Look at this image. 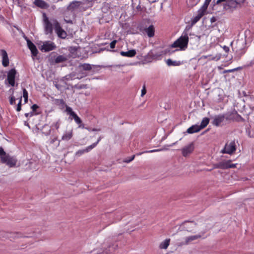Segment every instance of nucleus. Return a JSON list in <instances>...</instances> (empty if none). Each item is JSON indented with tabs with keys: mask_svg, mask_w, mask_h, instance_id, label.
<instances>
[{
	"mask_svg": "<svg viewBox=\"0 0 254 254\" xmlns=\"http://www.w3.org/2000/svg\"><path fill=\"white\" fill-rule=\"evenodd\" d=\"M101 138L99 137V139H98L97 141L96 142L93 143L90 146H93V149L97 145V144L99 142V141L101 140Z\"/></svg>",
	"mask_w": 254,
	"mask_h": 254,
	"instance_id": "nucleus-44",
	"label": "nucleus"
},
{
	"mask_svg": "<svg viewBox=\"0 0 254 254\" xmlns=\"http://www.w3.org/2000/svg\"><path fill=\"white\" fill-rule=\"evenodd\" d=\"M191 26L187 25L186 27L185 30L183 32L182 35L189 37V32H190V30L191 29Z\"/></svg>",
	"mask_w": 254,
	"mask_h": 254,
	"instance_id": "nucleus-32",
	"label": "nucleus"
},
{
	"mask_svg": "<svg viewBox=\"0 0 254 254\" xmlns=\"http://www.w3.org/2000/svg\"><path fill=\"white\" fill-rule=\"evenodd\" d=\"M194 36V34H192L191 33H190V32H189V37L190 36V38L192 37V36Z\"/></svg>",
	"mask_w": 254,
	"mask_h": 254,
	"instance_id": "nucleus-56",
	"label": "nucleus"
},
{
	"mask_svg": "<svg viewBox=\"0 0 254 254\" xmlns=\"http://www.w3.org/2000/svg\"><path fill=\"white\" fill-rule=\"evenodd\" d=\"M47 127V126L46 125H44L43 127V129L45 128V127Z\"/></svg>",
	"mask_w": 254,
	"mask_h": 254,
	"instance_id": "nucleus-63",
	"label": "nucleus"
},
{
	"mask_svg": "<svg viewBox=\"0 0 254 254\" xmlns=\"http://www.w3.org/2000/svg\"><path fill=\"white\" fill-rule=\"evenodd\" d=\"M182 62L180 61H172L171 59H168L166 64L168 66H179L182 64Z\"/></svg>",
	"mask_w": 254,
	"mask_h": 254,
	"instance_id": "nucleus-26",
	"label": "nucleus"
},
{
	"mask_svg": "<svg viewBox=\"0 0 254 254\" xmlns=\"http://www.w3.org/2000/svg\"><path fill=\"white\" fill-rule=\"evenodd\" d=\"M22 91H23V97L24 99V102L26 103L28 101V93L27 91L24 88H23L22 89Z\"/></svg>",
	"mask_w": 254,
	"mask_h": 254,
	"instance_id": "nucleus-33",
	"label": "nucleus"
},
{
	"mask_svg": "<svg viewBox=\"0 0 254 254\" xmlns=\"http://www.w3.org/2000/svg\"><path fill=\"white\" fill-rule=\"evenodd\" d=\"M209 119L208 118H204L201 122V124L200 125H199V127L200 128V129H202V128H204V127H205L207 125L209 124Z\"/></svg>",
	"mask_w": 254,
	"mask_h": 254,
	"instance_id": "nucleus-28",
	"label": "nucleus"
},
{
	"mask_svg": "<svg viewBox=\"0 0 254 254\" xmlns=\"http://www.w3.org/2000/svg\"><path fill=\"white\" fill-rule=\"evenodd\" d=\"M93 149V146H88L84 149L78 150L75 153V155L77 157H79L85 153H87L91 151Z\"/></svg>",
	"mask_w": 254,
	"mask_h": 254,
	"instance_id": "nucleus-24",
	"label": "nucleus"
},
{
	"mask_svg": "<svg viewBox=\"0 0 254 254\" xmlns=\"http://www.w3.org/2000/svg\"><path fill=\"white\" fill-rule=\"evenodd\" d=\"M107 248L104 247L105 249L102 252H99V254L104 253L106 254H109L113 253L118 248L117 244L116 243L111 244L110 242H109V244L107 245Z\"/></svg>",
	"mask_w": 254,
	"mask_h": 254,
	"instance_id": "nucleus-13",
	"label": "nucleus"
},
{
	"mask_svg": "<svg viewBox=\"0 0 254 254\" xmlns=\"http://www.w3.org/2000/svg\"><path fill=\"white\" fill-rule=\"evenodd\" d=\"M211 1V0H205L204 3L209 5Z\"/></svg>",
	"mask_w": 254,
	"mask_h": 254,
	"instance_id": "nucleus-55",
	"label": "nucleus"
},
{
	"mask_svg": "<svg viewBox=\"0 0 254 254\" xmlns=\"http://www.w3.org/2000/svg\"><path fill=\"white\" fill-rule=\"evenodd\" d=\"M67 60L66 56L64 55H59L55 59V62L59 64L66 61Z\"/></svg>",
	"mask_w": 254,
	"mask_h": 254,
	"instance_id": "nucleus-27",
	"label": "nucleus"
},
{
	"mask_svg": "<svg viewBox=\"0 0 254 254\" xmlns=\"http://www.w3.org/2000/svg\"><path fill=\"white\" fill-rule=\"evenodd\" d=\"M216 20V18L214 16L210 18V22L211 23H213V22H215Z\"/></svg>",
	"mask_w": 254,
	"mask_h": 254,
	"instance_id": "nucleus-52",
	"label": "nucleus"
},
{
	"mask_svg": "<svg viewBox=\"0 0 254 254\" xmlns=\"http://www.w3.org/2000/svg\"><path fill=\"white\" fill-rule=\"evenodd\" d=\"M189 42V37L182 35L171 46L172 48H179L176 51H184L187 47Z\"/></svg>",
	"mask_w": 254,
	"mask_h": 254,
	"instance_id": "nucleus-2",
	"label": "nucleus"
},
{
	"mask_svg": "<svg viewBox=\"0 0 254 254\" xmlns=\"http://www.w3.org/2000/svg\"><path fill=\"white\" fill-rule=\"evenodd\" d=\"M146 93V90L145 88V85L144 84L142 89L141 90V96L143 97Z\"/></svg>",
	"mask_w": 254,
	"mask_h": 254,
	"instance_id": "nucleus-42",
	"label": "nucleus"
},
{
	"mask_svg": "<svg viewBox=\"0 0 254 254\" xmlns=\"http://www.w3.org/2000/svg\"><path fill=\"white\" fill-rule=\"evenodd\" d=\"M223 49L226 53H228L229 51V48L227 46H224Z\"/></svg>",
	"mask_w": 254,
	"mask_h": 254,
	"instance_id": "nucleus-47",
	"label": "nucleus"
},
{
	"mask_svg": "<svg viewBox=\"0 0 254 254\" xmlns=\"http://www.w3.org/2000/svg\"><path fill=\"white\" fill-rule=\"evenodd\" d=\"M170 241L169 239H166L160 244L159 248L161 249H166L169 245Z\"/></svg>",
	"mask_w": 254,
	"mask_h": 254,
	"instance_id": "nucleus-29",
	"label": "nucleus"
},
{
	"mask_svg": "<svg viewBox=\"0 0 254 254\" xmlns=\"http://www.w3.org/2000/svg\"><path fill=\"white\" fill-rule=\"evenodd\" d=\"M121 218H122V216H121V215L118 214L117 216L116 220H115L114 221H112V222H116V221H119V220H120L121 219Z\"/></svg>",
	"mask_w": 254,
	"mask_h": 254,
	"instance_id": "nucleus-48",
	"label": "nucleus"
},
{
	"mask_svg": "<svg viewBox=\"0 0 254 254\" xmlns=\"http://www.w3.org/2000/svg\"><path fill=\"white\" fill-rule=\"evenodd\" d=\"M241 3L239 0H228L225 4V7H228L230 8H235L238 5Z\"/></svg>",
	"mask_w": 254,
	"mask_h": 254,
	"instance_id": "nucleus-16",
	"label": "nucleus"
},
{
	"mask_svg": "<svg viewBox=\"0 0 254 254\" xmlns=\"http://www.w3.org/2000/svg\"><path fill=\"white\" fill-rule=\"evenodd\" d=\"M237 164H232L231 160L221 161L215 165V168L227 169L229 168H234L236 167Z\"/></svg>",
	"mask_w": 254,
	"mask_h": 254,
	"instance_id": "nucleus-9",
	"label": "nucleus"
},
{
	"mask_svg": "<svg viewBox=\"0 0 254 254\" xmlns=\"http://www.w3.org/2000/svg\"><path fill=\"white\" fill-rule=\"evenodd\" d=\"M64 21L66 23L72 24L73 23L72 20L67 18L68 17L66 15V11H64Z\"/></svg>",
	"mask_w": 254,
	"mask_h": 254,
	"instance_id": "nucleus-37",
	"label": "nucleus"
},
{
	"mask_svg": "<svg viewBox=\"0 0 254 254\" xmlns=\"http://www.w3.org/2000/svg\"><path fill=\"white\" fill-rule=\"evenodd\" d=\"M161 150V149H159L147 150V151H144L142 153H140L139 154H141L144 153H153V152H159Z\"/></svg>",
	"mask_w": 254,
	"mask_h": 254,
	"instance_id": "nucleus-39",
	"label": "nucleus"
},
{
	"mask_svg": "<svg viewBox=\"0 0 254 254\" xmlns=\"http://www.w3.org/2000/svg\"><path fill=\"white\" fill-rule=\"evenodd\" d=\"M240 1H241V3H243L244 2L245 0H239Z\"/></svg>",
	"mask_w": 254,
	"mask_h": 254,
	"instance_id": "nucleus-62",
	"label": "nucleus"
},
{
	"mask_svg": "<svg viewBox=\"0 0 254 254\" xmlns=\"http://www.w3.org/2000/svg\"><path fill=\"white\" fill-rule=\"evenodd\" d=\"M134 156H135L134 155H133V156L130 158V159H129V160H126V162L129 163V162H131V161H132V160L134 159Z\"/></svg>",
	"mask_w": 254,
	"mask_h": 254,
	"instance_id": "nucleus-53",
	"label": "nucleus"
},
{
	"mask_svg": "<svg viewBox=\"0 0 254 254\" xmlns=\"http://www.w3.org/2000/svg\"><path fill=\"white\" fill-rule=\"evenodd\" d=\"M231 115H229L228 114L216 115L213 117L212 124L216 127L221 126L225 120L229 121L233 119L231 117Z\"/></svg>",
	"mask_w": 254,
	"mask_h": 254,
	"instance_id": "nucleus-4",
	"label": "nucleus"
},
{
	"mask_svg": "<svg viewBox=\"0 0 254 254\" xmlns=\"http://www.w3.org/2000/svg\"><path fill=\"white\" fill-rule=\"evenodd\" d=\"M144 31L148 37L150 38L153 37L154 36L155 28L153 25H151L149 27L145 28Z\"/></svg>",
	"mask_w": 254,
	"mask_h": 254,
	"instance_id": "nucleus-20",
	"label": "nucleus"
},
{
	"mask_svg": "<svg viewBox=\"0 0 254 254\" xmlns=\"http://www.w3.org/2000/svg\"><path fill=\"white\" fill-rule=\"evenodd\" d=\"M0 161L9 167H14L16 166L17 159L15 157L6 153L2 147H0Z\"/></svg>",
	"mask_w": 254,
	"mask_h": 254,
	"instance_id": "nucleus-1",
	"label": "nucleus"
},
{
	"mask_svg": "<svg viewBox=\"0 0 254 254\" xmlns=\"http://www.w3.org/2000/svg\"><path fill=\"white\" fill-rule=\"evenodd\" d=\"M240 68V67H238V68H237V69ZM236 69H237V68H235V69H232V70H230L229 71H235V70H236Z\"/></svg>",
	"mask_w": 254,
	"mask_h": 254,
	"instance_id": "nucleus-59",
	"label": "nucleus"
},
{
	"mask_svg": "<svg viewBox=\"0 0 254 254\" xmlns=\"http://www.w3.org/2000/svg\"><path fill=\"white\" fill-rule=\"evenodd\" d=\"M54 20H57L55 18L49 19L46 14L43 13V23L44 26L45 33L46 35L51 34L53 32L54 27Z\"/></svg>",
	"mask_w": 254,
	"mask_h": 254,
	"instance_id": "nucleus-3",
	"label": "nucleus"
},
{
	"mask_svg": "<svg viewBox=\"0 0 254 254\" xmlns=\"http://www.w3.org/2000/svg\"><path fill=\"white\" fill-rule=\"evenodd\" d=\"M56 140H57V138H54L51 140L50 143L51 144H53Z\"/></svg>",
	"mask_w": 254,
	"mask_h": 254,
	"instance_id": "nucleus-54",
	"label": "nucleus"
},
{
	"mask_svg": "<svg viewBox=\"0 0 254 254\" xmlns=\"http://www.w3.org/2000/svg\"><path fill=\"white\" fill-rule=\"evenodd\" d=\"M228 0H217L216 1V4H218L221 2H224V1H227Z\"/></svg>",
	"mask_w": 254,
	"mask_h": 254,
	"instance_id": "nucleus-50",
	"label": "nucleus"
},
{
	"mask_svg": "<svg viewBox=\"0 0 254 254\" xmlns=\"http://www.w3.org/2000/svg\"><path fill=\"white\" fill-rule=\"evenodd\" d=\"M236 150V145L234 140L226 143L224 148L221 150L222 153L232 154Z\"/></svg>",
	"mask_w": 254,
	"mask_h": 254,
	"instance_id": "nucleus-8",
	"label": "nucleus"
},
{
	"mask_svg": "<svg viewBox=\"0 0 254 254\" xmlns=\"http://www.w3.org/2000/svg\"><path fill=\"white\" fill-rule=\"evenodd\" d=\"M201 130L199 127V125L195 124L194 125H192L190 127L188 128L187 132L188 133L192 134L195 132H197Z\"/></svg>",
	"mask_w": 254,
	"mask_h": 254,
	"instance_id": "nucleus-23",
	"label": "nucleus"
},
{
	"mask_svg": "<svg viewBox=\"0 0 254 254\" xmlns=\"http://www.w3.org/2000/svg\"><path fill=\"white\" fill-rule=\"evenodd\" d=\"M34 3L37 7L43 9H47L49 7V4L43 0H35Z\"/></svg>",
	"mask_w": 254,
	"mask_h": 254,
	"instance_id": "nucleus-17",
	"label": "nucleus"
},
{
	"mask_svg": "<svg viewBox=\"0 0 254 254\" xmlns=\"http://www.w3.org/2000/svg\"><path fill=\"white\" fill-rule=\"evenodd\" d=\"M73 136V130L72 129L65 131L62 136V140L64 141H68Z\"/></svg>",
	"mask_w": 254,
	"mask_h": 254,
	"instance_id": "nucleus-18",
	"label": "nucleus"
},
{
	"mask_svg": "<svg viewBox=\"0 0 254 254\" xmlns=\"http://www.w3.org/2000/svg\"><path fill=\"white\" fill-rule=\"evenodd\" d=\"M61 125V121L58 120L57 121L54 122L51 126V128H55L57 130L59 129Z\"/></svg>",
	"mask_w": 254,
	"mask_h": 254,
	"instance_id": "nucleus-31",
	"label": "nucleus"
},
{
	"mask_svg": "<svg viewBox=\"0 0 254 254\" xmlns=\"http://www.w3.org/2000/svg\"><path fill=\"white\" fill-rule=\"evenodd\" d=\"M136 54L135 50H130L127 52L121 51L120 54L123 57L131 58L134 57Z\"/></svg>",
	"mask_w": 254,
	"mask_h": 254,
	"instance_id": "nucleus-22",
	"label": "nucleus"
},
{
	"mask_svg": "<svg viewBox=\"0 0 254 254\" xmlns=\"http://www.w3.org/2000/svg\"><path fill=\"white\" fill-rule=\"evenodd\" d=\"M27 43L28 48L31 51V54L33 56H36L38 53V50L35 45L26 37H25Z\"/></svg>",
	"mask_w": 254,
	"mask_h": 254,
	"instance_id": "nucleus-14",
	"label": "nucleus"
},
{
	"mask_svg": "<svg viewBox=\"0 0 254 254\" xmlns=\"http://www.w3.org/2000/svg\"><path fill=\"white\" fill-rule=\"evenodd\" d=\"M38 108V106L36 104H34L31 106V109L32 110V112L35 111L37 108Z\"/></svg>",
	"mask_w": 254,
	"mask_h": 254,
	"instance_id": "nucleus-45",
	"label": "nucleus"
},
{
	"mask_svg": "<svg viewBox=\"0 0 254 254\" xmlns=\"http://www.w3.org/2000/svg\"><path fill=\"white\" fill-rule=\"evenodd\" d=\"M33 115H34V114H33V112H31L30 113H27L25 114V116L26 117H31L32 116H33Z\"/></svg>",
	"mask_w": 254,
	"mask_h": 254,
	"instance_id": "nucleus-46",
	"label": "nucleus"
},
{
	"mask_svg": "<svg viewBox=\"0 0 254 254\" xmlns=\"http://www.w3.org/2000/svg\"><path fill=\"white\" fill-rule=\"evenodd\" d=\"M54 28L58 37L64 39L67 36L66 32L62 28L57 20H54Z\"/></svg>",
	"mask_w": 254,
	"mask_h": 254,
	"instance_id": "nucleus-7",
	"label": "nucleus"
},
{
	"mask_svg": "<svg viewBox=\"0 0 254 254\" xmlns=\"http://www.w3.org/2000/svg\"><path fill=\"white\" fill-rule=\"evenodd\" d=\"M0 54L2 56V64L4 67H7L9 64V61L6 51L5 50H0Z\"/></svg>",
	"mask_w": 254,
	"mask_h": 254,
	"instance_id": "nucleus-15",
	"label": "nucleus"
},
{
	"mask_svg": "<svg viewBox=\"0 0 254 254\" xmlns=\"http://www.w3.org/2000/svg\"><path fill=\"white\" fill-rule=\"evenodd\" d=\"M113 215H114V214H112V213H111V214H109V216H110V217H112L113 216Z\"/></svg>",
	"mask_w": 254,
	"mask_h": 254,
	"instance_id": "nucleus-61",
	"label": "nucleus"
},
{
	"mask_svg": "<svg viewBox=\"0 0 254 254\" xmlns=\"http://www.w3.org/2000/svg\"><path fill=\"white\" fill-rule=\"evenodd\" d=\"M208 5L206 3H203V5L201 7V8L198 10L202 12L204 14L205 12L206 11Z\"/></svg>",
	"mask_w": 254,
	"mask_h": 254,
	"instance_id": "nucleus-35",
	"label": "nucleus"
},
{
	"mask_svg": "<svg viewBox=\"0 0 254 254\" xmlns=\"http://www.w3.org/2000/svg\"><path fill=\"white\" fill-rule=\"evenodd\" d=\"M79 66L84 70H90L92 68L91 65L89 64H81Z\"/></svg>",
	"mask_w": 254,
	"mask_h": 254,
	"instance_id": "nucleus-30",
	"label": "nucleus"
},
{
	"mask_svg": "<svg viewBox=\"0 0 254 254\" xmlns=\"http://www.w3.org/2000/svg\"><path fill=\"white\" fill-rule=\"evenodd\" d=\"M254 64V60L250 62L249 64L247 65V66H252Z\"/></svg>",
	"mask_w": 254,
	"mask_h": 254,
	"instance_id": "nucleus-51",
	"label": "nucleus"
},
{
	"mask_svg": "<svg viewBox=\"0 0 254 254\" xmlns=\"http://www.w3.org/2000/svg\"><path fill=\"white\" fill-rule=\"evenodd\" d=\"M189 222L193 224V225L194 226H195L196 224L194 221H185L184 222V224H187V223H189Z\"/></svg>",
	"mask_w": 254,
	"mask_h": 254,
	"instance_id": "nucleus-49",
	"label": "nucleus"
},
{
	"mask_svg": "<svg viewBox=\"0 0 254 254\" xmlns=\"http://www.w3.org/2000/svg\"><path fill=\"white\" fill-rule=\"evenodd\" d=\"M65 111L67 114L71 117V119H74L75 122L78 125V127L84 128V125L82 124V120L77 116V115L72 110V108L69 106H66Z\"/></svg>",
	"mask_w": 254,
	"mask_h": 254,
	"instance_id": "nucleus-6",
	"label": "nucleus"
},
{
	"mask_svg": "<svg viewBox=\"0 0 254 254\" xmlns=\"http://www.w3.org/2000/svg\"><path fill=\"white\" fill-rule=\"evenodd\" d=\"M82 2L80 1L73 0L70 2L66 7L65 11L70 12L73 18L75 17V12L79 9Z\"/></svg>",
	"mask_w": 254,
	"mask_h": 254,
	"instance_id": "nucleus-5",
	"label": "nucleus"
},
{
	"mask_svg": "<svg viewBox=\"0 0 254 254\" xmlns=\"http://www.w3.org/2000/svg\"><path fill=\"white\" fill-rule=\"evenodd\" d=\"M64 21L66 23L72 24L73 23L72 20L67 18L68 17L66 15V11H64Z\"/></svg>",
	"mask_w": 254,
	"mask_h": 254,
	"instance_id": "nucleus-36",
	"label": "nucleus"
},
{
	"mask_svg": "<svg viewBox=\"0 0 254 254\" xmlns=\"http://www.w3.org/2000/svg\"><path fill=\"white\" fill-rule=\"evenodd\" d=\"M136 8H137V9H140V8H141V6H140V5H138V6H137Z\"/></svg>",
	"mask_w": 254,
	"mask_h": 254,
	"instance_id": "nucleus-60",
	"label": "nucleus"
},
{
	"mask_svg": "<svg viewBox=\"0 0 254 254\" xmlns=\"http://www.w3.org/2000/svg\"><path fill=\"white\" fill-rule=\"evenodd\" d=\"M148 57L152 60H159L160 57L162 56V54L153 51H150L148 53Z\"/></svg>",
	"mask_w": 254,
	"mask_h": 254,
	"instance_id": "nucleus-19",
	"label": "nucleus"
},
{
	"mask_svg": "<svg viewBox=\"0 0 254 254\" xmlns=\"http://www.w3.org/2000/svg\"><path fill=\"white\" fill-rule=\"evenodd\" d=\"M17 71L15 68L10 69L7 73V80L8 83L11 86H14L15 85V79Z\"/></svg>",
	"mask_w": 254,
	"mask_h": 254,
	"instance_id": "nucleus-10",
	"label": "nucleus"
},
{
	"mask_svg": "<svg viewBox=\"0 0 254 254\" xmlns=\"http://www.w3.org/2000/svg\"><path fill=\"white\" fill-rule=\"evenodd\" d=\"M204 14L202 12L198 10L197 14L192 19V24H194L198 22Z\"/></svg>",
	"mask_w": 254,
	"mask_h": 254,
	"instance_id": "nucleus-25",
	"label": "nucleus"
},
{
	"mask_svg": "<svg viewBox=\"0 0 254 254\" xmlns=\"http://www.w3.org/2000/svg\"><path fill=\"white\" fill-rule=\"evenodd\" d=\"M194 144L190 143L182 149V153L183 156L187 157L194 150Z\"/></svg>",
	"mask_w": 254,
	"mask_h": 254,
	"instance_id": "nucleus-12",
	"label": "nucleus"
},
{
	"mask_svg": "<svg viewBox=\"0 0 254 254\" xmlns=\"http://www.w3.org/2000/svg\"><path fill=\"white\" fill-rule=\"evenodd\" d=\"M56 48V46L54 43L50 41H45L41 46V50L44 52H47L54 50Z\"/></svg>",
	"mask_w": 254,
	"mask_h": 254,
	"instance_id": "nucleus-11",
	"label": "nucleus"
},
{
	"mask_svg": "<svg viewBox=\"0 0 254 254\" xmlns=\"http://www.w3.org/2000/svg\"><path fill=\"white\" fill-rule=\"evenodd\" d=\"M27 126L28 127H30V126L28 125V124H27Z\"/></svg>",
	"mask_w": 254,
	"mask_h": 254,
	"instance_id": "nucleus-64",
	"label": "nucleus"
},
{
	"mask_svg": "<svg viewBox=\"0 0 254 254\" xmlns=\"http://www.w3.org/2000/svg\"><path fill=\"white\" fill-rule=\"evenodd\" d=\"M177 142H175L172 144H171V145H169L170 147H172L174 145L176 144L177 143Z\"/></svg>",
	"mask_w": 254,
	"mask_h": 254,
	"instance_id": "nucleus-58",
	"label": "nucleus"
},
{
	"mask_svg": "<svg viewBox=\"0 0 254 254\" xmlns=\"http://www.w3.org/2000/svg\"><path fill=\"white\" fill-rule=\"evenodd\" d=\"M51 132V129L48 128V129L45 131H42V133L43 134H44L45 135L48 136L50 134Z\"/></svg>",
	"mask_w": 254,
	"mask_h": 254,
	"instance_id": "nucleus-41",
	"label": "nucleus"
},
{
	"mask_svg": "<svg viewBox=\"0 0 254 254\" xmlns=\"http://www.w3.org/2000/svg\"><path fill=\"white\" fill-rule=\"evenodd\" d=\"M21 101H22V97L21 96L19 102L17 105V108L16 109V111L19 112L21 110Z\"/></svg>",
	"mask_w": 254,
	"mask_h": 254,
	"instance_id": "nucleus-38",
	"label": "nucleus"
},
{
	"mask_svg": "<svg viewBox=\"0 0 254 254\" xmlns=\"http://www.w3.org/2000/svg\"><path fill=\"white\" fill-rule=\"evenodd\" d=\"M233 120L237 122H241L244 121V119L237 112L234 115Z\"/></svg>",
	"mask_w": 254,
	"mask_h": 254,
	"instance_id": "nucleus-34",
	"label": "nucleus"
},
{
	"mask_svg": "<svg viewBox=\"0 0 254 254\" xmlns=\"http://www.w3.org/2000/svg\"><path fill=\"white\" fill-rule=\"evenodd\" d=\"M201 236L200 235H195L193 236H190L189 237H187L185 238V242L184 243L185 245H188L192 241L197 240L198 239L201 238Z\"/></svg>",
	"mask_w": 254,
	"mask_h": 254,
	"instance_id": "nucleus-21",
	"label": "nucleus"
},
{
	"mask_svg": "<svg viewBox=\"0 0 254 254\" xmlns=\"http://www.w3.org/2000/svg\"><path fill=\"white\" fill-rule=\"evenodd\" d=\"M9 103L10 105H14L15 104V98L13 96H11L9 99Z\"/></svg>",
	"mask_w": 254,
	"mask_h": 254,
	"instance_id": "nucleus-40",
	"label": "nucleus"
},
{
	"mask_svg": "<svg viewBox=\"0 0 254 254\" xmlns=\"http://www.w3.org/2000/svg\"><path fill=\"white\" fill-rule=\"evenodd\" d=\"M89 130H92V131H98V130H99V129L95 128H94L92 129L91 130L89 129Z\"/></svg>",
	"mask_w": 254,
	"mask_h": 254,
	"instance_id": "nucleus-57",
	"label": "nucleus"
},
{
	"mask_svg": "<svg viewBox=\"0 0 254 254\" xmlns=\"http://www.w3.org/2000/svg\"><path fill=\"white\" fill-rule=\"evenodd\" d=\"M117 42V41L116 40H114L113 41H112L110 44V48L111 49H114L115 47V45Z\"/></svg>",
	"mask_w": 254,
	"mask_h": 254,
	"instance_id": "nucleus-43",
	"label": "nucleus"
}]
</instances>
